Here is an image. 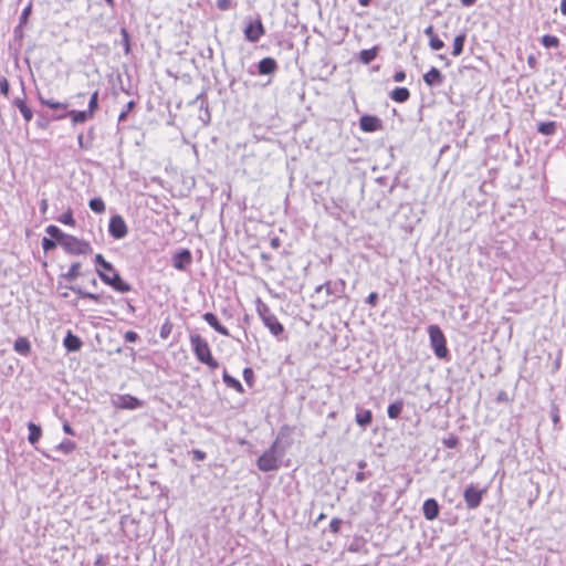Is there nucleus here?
Wrapping results in <instances>:
<instances>
[{
    "label": "nucleus",
    "instance_id": "nucleus-1",
    "mask_svg": "<svg viewBox=\"0 0 566 566\" xmlns=\"http://www.w3.org/2000/svg\"><path fill=\"white\" fill-rule=\"evenodd\" d=\"M48 235L54 238L59 244L71 255H87L93 252L88 241L78 239L72 234L64 233L59 227L50 224L45 228Z\"/></svg>",
    "mask_w": 566,
    "mask_h": 566
},
{
    "label": "nucleus",
    "instance_id": "nucleus-2",
    "mask_svg": "<svg viewBox=\"0 0 566 566\" xmlns=\"http://www.w3.org/2000/svg\"><path fill=\"white\" fill-rule=\"evenodd\" d=\"M191 349L196 358L207 365L210 369H217L219 363L213 358L208 342L200 334H191L189 337Z\"/></svg>",
    "mask_w": 566,
    "mask_h": 566
},
{
    "label": "nucleus",
    "instance_id": "nucleus-3",
    "mask_svg": "<svg viewBox=\"0 0 566 566\" xmlns=\"http://www.w3.org/2000/svg\"><path fill=\"white\" fill-rule=\"evenodd\" d=\"M256 311L264 326L269 328L270 333L279 340L283 339V335L285 332L283 324L271 312L270 307L260 298L258 300L256 303Z\"/></svg>",
    "mask_w": 566,
    "mask_h": 566
},
{
    "label": "nucleus",
    "instance_id": "nucleus-4",
    "mask_svg": "<svg viewBox=\"0 0 566 566\" xmlns=\"http://www.w3.org/2000/svg\"><path fill=\"white\" fill-rule=\"evenodd\" d=\"M430 346L434 355L440 359H449L450 352L447 346V338L439 325L432 324L428 326Z\"/></svg>",
    "mask_w": 566,
    "mask_h": 566
},
{
    "label": "nucleus",
    "instance_id": "nucleus-5",
    "mask_svg": "<svg viewBox=\"0 0 566 566\" xmlns=\"http://www.w3.org/2000/svg\"><path fill=\"white\" fill-rule=\"evenodd\" d=\"M277 440L256 460V465L262 472H270L280 468V460L276 455Z\"/></svg>",
    "mask_w": 566,
    "mask_h": 566
},
{
    "label": "nucleus",
    "instance_id": "nucleus-6",
    "mask_svg": "<svg viewBox=\"0 0 566 566\" xmlns=\"http://www.w3.org/2000/svg\"><path fill=\"white\" fill-rule=\"evenodd\" d=\"M99 279L115 291L119 293H127L132 291V285L124 281L119 273L114 268V271L96 270Z\"/></svg>",
    "mask_w": 566,
    "mask_h": 566
},
{
    "label": "nucleus",
    "instance_id": "nucleus-7",
    "mask_svg": "<svg viewBox=\"0 0 566 566\" xmlns=\"http://www.w3.org/2000/svg\"><path fill=\"white\" fill-rule=\"evenodd\" d=\"M484 493H485L484 489H479L474 484H469L463 492V499H464L467 509L468 510L478 509L482 503Z\"/></svg>",
    "mask_w": 566,
    "mask_h": 566
},
{
    "label": "nucleus",
    "instance_id": "nucleus-8",
    "mask_svg": "<svg viewBox=\"0 0 566 566\" xmlns=\"http://www.w3.org/2000/svg\"><path fill=\"white\" fill-rule=\"evenodd\" d=\"M38 98L41 105L54 111H62V113H54L50 115L52 120H62L69 116V111H66L69 107L67 103L56 102L52 98H45L41 95V93H38Z\"/></svg>",
    "mask_w": 566,
    "mask_h": 566
},
{
    "label": "nucleus",
    "instance_id": "nucleus-9",
    "mask_svg": "<svg viewBox=\"0 0 566 566\" xmlns=\"http://www.w3.org/2000/svg\"><path fill=\"white\" fill-rule=\"evenodd\" d=\"M108 233L112 238L120 240L128 233L127 224L120 214H114L108 223Z\"/></svg>",
    "mask_w": 566,
    "mask_h": 566
},
{
    "label": "nucleus",
    "instance_id": "nucleus-10",
    "mask_svg": "<svg viewBox=\"0 0 566 566\" xmlns=\"http://www.w3.org/2000/svg\"><path fill=\"white\" fill-rule=\"evenodd\" d=\"M244 36L249 42H258L264 35L265 29L261 19L250 21L243 30Z\"/></svg>",
    "mask_w": 566,
    "mask_h": 566
},
{
    "label": "nucleus",
    "instance_id": "nucleus-11",
    "mask_svg": "<svg viewBox=\"0 0 566 566\" xmlns=\"http://www.w3.org/2000/svg\"><path fill=\"white\" fill-rule=\"evenodd\" d=\"M113 405L119 409L135 410L143 406V402L130 395H117L113 398Z\"/></svg>",
    "mask_w": 566,
    "mask_h": 566
},
{
    "label": "nucleus",
    "instance_id": "nucleus-12",
    "mask_svg": "<svg viewBox=\"0 0 566 566\" xmlns=\"http://www.w3.org/2000/svg\"><path fill=\"white\" fill-rule=\"evenodd\" d=\"M192 262V254L188 249H181L172 255V266L178 271H185Z\"/></svg>",
    "mask_w": 566,
    "mask_h": 566
},
{
    "label": "nucleus",
    "instance_id": "nucleus-13",
    "mask_svg": "<svg viewBox=\"0 0 566 566\" xmlns=\"http://www.w3.org/2000/svg\"><path fill=\"white\" fill-rule=\"evenodd\" d=\"M359 127L363 132L374 133L382 128V122L375 115H363L359 118Z\"/></svg>",
    "mask_w": 566,
    "mask_h": 566
},
{
    "label": "nucleus",
    "instance_id": "nucleus-14",
    "mask_svg": "<svg viewBox=\"0 0 566 566\" xmlns=\"http://www.w3.org/2000/svg\"><path fill=\"white\" fill-rule=\"evenodd\" d=\"M200 103V111H203V115H200V119L205 125H208L211 120V113L208 103V96L205 91L198 94L192 101L189 102V105H195L196 103Z\"/></svg>",
    "mask_w": 566,
    "mask_h": 566
},
{
    "label": "nucleus",
    "instance_id": "nucleus-15",
    "mask_svg": "<svg viewBox=\"0 0 566 566\" xmlns=\"http://www.w3.org/2000/svg\"><path fill=\"white\" fill-rule=\"evenodd\" d=\"M259 75H273L279 70V64L275 59L271 56L263 57L256 64Z\"/></svg>",
    "mask_w": 566,
    "mask_h": 566
},
{
    "label": "nucleus",
    "instance_id": "nucleus-16",
    "mask_svg": "<svg viewBox=\"0 0 566 566\" xmlns=\"http://www.w3.org/2000/svg\"><path fill=\"white\" fill-rule=\"evenodd\" d=\"M422 513L426 520L433 521L438 518L440 505L436 499H427L422 504Z\"/></svg>",
    "mask_w": 566,
    "mask_h": 566
},
{
    "label": "nucleus",
    "instance_id": "nucleus-17",
    "mask_svg": "<svg viewBox=\"0 0 566 566\" xmlns=\"http://www.w3.org/2000/svg\"><path fill=\"white\" fill-rule=\"evenodd\" d=\"M423 82L430 87H438L443 84L444 75L439 69L432 66L427 73L423 74Z\"/></svg>",
    "mask_w": 566,
    "mask_h": 566
},
{
    "label": "nucleus",
    "instance_id": "nucleus-18",
    "mask_svg": "<svg viewBox=\"0 0 566 566\" xmlns=\"http://www.w3.org/2000/svg\"><path fill=\"white\" fill-rule=\"evenodd\" d=\"M67 289L71 290L72 292L76 293L82 298H88V300H92V301L97 302V303L106 304L107 300H112L111 296L104 297L101 294L86 292V291H84L80 286L70 285V286H67Z\"/></svg>",
    "mask_w": 566,
    "mask_h": 566
},
{
    "label": "nucleus",
    "instance_id": "nucleus-19",
    "mask_svg": "<svg viewBox=\"0 0 566 566\" xmlns=\"http://www.w3.org/2000/svg\"><path fill=\"white\" fill-rule=\"evenodd\" d=\"M63 345L67 352L74 353L82 348L83 342L77 335L69 331L63 339Z\"/></svg>",
    "mask_w": 566,
    "mask_h": 566
},
{
    "label": "nucleus",
    "instance_id": "nucleus-20",
    "mask_svg": "<svg viewBox=\"0 0 566 566\" xmlns=\"http://www.w3.org/2000/svg\"><path fill=\"white\" fill-rule=\"evenodd\" d=\"M202 318L219 334L230 336L229 329L219 322L216 314L207 312L202 315Z\"/></svg>",
    "mask_w": 566,
    "mask_h": 566
},
{
    "label": "nucleus",
    "instance_id": "nucleus-21",
    "mask_svg": "<svg viewBox=\"0 0 566 566\" xmlns=\"http://www.w3.org/2000/svg\"><path fill=\"white\" fill-rule=\"evenodd\" d=\"M356 423L361 428H367L373 422V412L369 409L357 408L355 416Z\"/></svg>",
    "mask_w": 566,
    "mask_h": 566
},
{
    "label": "nucleus",
    "instance_id": "nucleus-22",
    "mask_svg": "<svg viewBox=\"0 0 566 566\" xmlns=\"http://www.w3.org/2000/svg\"><path fill=\"white\" fill-rule=\"evenodd\" d=\"M345 285H346L345 281L342 279H339L335 282L326 281L325 290H326L327 295H334V296L339 297L345 290Z\"/></svg>",
    "mask_w": 566,
    "mask_h": 566
},
{
    "label": "nucleus",
    "instance_id": "nucleus-23",
    "mask_svg": "<svg viewBox=\"0 0 566 566\" xmlns=\"http://www.w3.org/2000/svg\"><path fill=\"white\" fill-rule=\"evenodd\" d=\"M13 105L18 107L21 115L23 116V119L29 123L33 118V112L32 109L27 105L25 101L20 97H15L13 99Z\"/></svg>",
    "mask_w": 566,
    "mask_h": 566
},
{
    "label": "nucleus",
    "instance_id": "nucleus-24",
    "mask_svg": "<svg viewBox=\"0 0 566 566\" xmlns=\"http://www.w3.org/2000/svg\"><path fill=\"white\" fill-rule=\"evenodd\" d=\"M13 349L22 356H29L31 344L27 337H18L13 344Z\"/></svg>",
    "mask_w": 566,
    "mask_h": 566
},
{
    "label": "nucleus",
    "instance_id": "nucleus-25",
    "mask_svg": "<svg viewBox=\"0 0 566 566\" xmlns=\"http://www.w3.org/2000/svg\"><path fill=\"white\" fill-rule=\"evenodd\" d=\"M389 96L397 103H405L410 98V91L407 87H395Z\"/></svg>",
    "mask_w": 566,
    "mask_h": 566
},
{
    "label": "nucleus",
    "instance_id": "nucleus-26",
    "mask_svg": "<svg viewBox=\"0 0 566 566\" xmlns=\"http://www.w3.org/2000/svg\"><path fill=\"white\" fill-rule=\"evenodd\" d=\"M557 130V123L554 120L539 122L537 124V132L544 136H553Z\"/></svg>",
    "mask_w": 566,
    "mask_h": 566
},
{
    "label": "nucleus",
    "instance_id": "nucleus-27",
    "mask_svg": "<svg viewBox=\"0 0 566 566\" xmlns=\"http://www.w3.org/2000/svg\"><path fill=\"white\" fill-rule=\"evenodd\" d=\"M222 379H223V382L229 387V388H232L234 389L235 391L240 392V394H243L244 392V389H243V386L242 384L234 377H232L228 371L227 369L223 370V374H222Z\"/></svg>",
    "mask_w": 566,
    "mask_h": 566
},
{
    "label": "nucleus",
    "instance_id": "nucleus-28",
    "mask_svg": "<svg viewBox=\"0 0 566 566\" xmlns=\"http://www.w3.org/2000/svg\"><path fill=\"white\" fill-rule=\"evenodd\" d=\"M379 48L377 45L373 46L371 49L361 50L359 52V61L363 64H369L371 63L378 55Z\"/></svg>",
    "mask_w": 566,
    "mask_h": 566
},
{
    "label": "nucleus",
    "instance_id": "nucleus-29",
    "mask_svg": "<svg viewBox=\"0 0 566 566\" xmlns=\"http://www.w3.org/2000/svg\"><path fill=\"white\" fill-rule=\"evenodd\" d=\"M28 430H29L28 441L32 446H34L36 442H39V440L42 436V428H41V426H39L34 422H29Z\"/></svg>",
    "mask_w": 566,
    "mask_h": 566
},
{
    "label": "nucleus",
    "instance_id": "nucleus-30",
    "mask_svg": "<svg viewBox=\"0 0 566 566\" xmlns=\"http://www.w3.org/2000/svg\"><path fill=\"white\" fill-rule=\"evenodd\" d=\"M73 125L85 123L87 119L93 118L87 111H69V116Z\"/></svg>",
    "mask_w": 566,
    "mask_h": 566
},
{
    "label": "nucleus",
    "instance_id": "nucleus-31",
    "mask_svg": "<svg viewBox=\"0 0 566 566\" xmlns=\"http://www.w3.org/2000/svg\"><path fill=\"white\" fill-rule=\"evenodd\" d=\"M465 40H467V33L465 32H461L460 34H458L454 38V40H453V48H452V52H451V54L453 56H459V55H461L463 53Z\"/></svg>",
    "mask_w": 566,
    "mask_h": 566
},
{
    "label": "nucleus",
    "instance_id": "nucleus-32",
    "mask_svg": "<svg viewBox=\"0 0 566 566\" xmlns=\"http://www.w3.org/2000/svg\"><path fill=\"white\" fill-rule=\"evenodd\" d=\"M81 263L80 262H74L71 264L69 271L66 273H62L60 275V279H64L69 282H73L75 281L80 275H81Z\"/></svg>",
    "mask_w": 566,
    "mask_h": 566
},
{
    "label": "nucleus",
    "instance_id": "nucleus-33",
    "mask_svg": "<svg viewBox=\"0 0 566 566\" xmlns=\"http://www.w3.org/2000/svg\"><path fill=\"white\" fill-rule=\"evenodd\" d=\"M403 409V401L397 400L390 403L387 408V415L390 419H398Z\"/></svg>",
    "mask_w": 566,
    "mask_h": 566
},
{
    "label": "nucleus",
    "instance_id": "nucleus-34",
    "mask_svg": "<svg viewBox=\"0 0 566 566\" xmlns=\"http://www.w3.org/2000/svg\"><path fill=\"white\" fill-rule=\"evenodd\" d=\"M51 122H52V118L48 113L38 112V119L35 122V125L38 128L45 130L49 128Z\"/></svg>",
    "mask_w": 566,
    "mask_h": 566
},
{
    "label": "nucleus",
    "instance_id": "nucleus-35",
    "mask_svg": "<svg viewBox=\"0 0 566 566\" xmlns=\"http://www.w3.org/2000/svg\"><path fill=\"white\" fill-rule=\"evenodd\" d=\"M95 264L98 266L97 270L102 271H114V265L106 261L103 254L97 253L94 259Z\"/></svg>",
    "mask_w": 566,
    "mask_h": 566
},
{
    "label": "nucleus",
    "instance_id": "nucleus-36",
    "mask_svg": "<svg viewBox=\"0 0 566 566\" xmlns=\"http://www.w3.org/2000/svg\"><path fill=\"white\" fill-rule=\"evenodd\" d=\"M76 448V443L70 439H64L56 446V450L63 452L64 454H70Z\"/></svg>",
    "mask_w": 566,
    "mask_h": 566
},
{
    "label": "nucleus",
    "instance_id": "nucleus-37",
    "mask_svg": "<svg viewBox=\"0 0 566 566\" xmlns=\"http://www.w3.org/2000/svg\"><path fill=\"white\" fill-rule=\"evenodd\" d=\"M541 43L546 49L558 48L559 39L555 35L545 34L542 36Z\"/></svg>",
    "mask_w": 566,
    "mask_h": 566
},
{
    "label": "nucleus",
    "instance_id": "nucleus-38",
    "mask_svg": "<svg viewBox=\"0 0 566 566\" xmlns=\"http://www.w3.org/2000/svg\"><path fill=\"white\" fill-rule=\"evenodd\" d=\"M88 207L95 213H103L105 211V203L101 197H95L90 200Z\"/></svg>",
    "mask_w": 566,
    "mask_h": 566
},
{
    "label": "nucleus",
    "instance_id": "nucleus-39",
    "mask_svg": "<svg viewBox=\"0 0 566 566\" xmlns=\"http://www.w3.org/2000/svg\"><path fill=\"white\" fill-rule=\"evenodd\" d=\"M57 244H59V242L51 235L43 237L41 240V245L45 253L54 250L57 247Z\"/></svg>",
    "mask_w": 566,
    "mask_h": 566
},
{
    "label": "nucleus",
    "instance_id": "nucleus-40",
    "mask_svg": "<svg viewBox=\"0 0 566 566\" xmlns=\"http://www.w3.org/2000/svg\"><path fill=\"white\" fill-rule=\"evenodd\" d=\"M551 419L554 424V429H560V416H559V408L556 403L551 405L549 410Z\"/></svg>",
    "mask_w": 566,
    "mask_h": 566
},
{
    "label": "nucleus",
    "instance_id": "nucleus-41",
    "mask_svg": "<svg viewBox=\"0 0 566 566\" xmlns=\"http://www.w3.org/2000/svg\"><path fill=\"white\" fill-rule=\"evenodd\" d=\"M98 109V91H95L91 97H90V101H88V106H87V113L91 115V116H94L95 112Z\"/></svg>",
    "mask_w": 566,
    "mask_h": 566
},
{
    "label": "nucleus",
    "instance_id": "nucleus-42",
    "mask_svg": "<svg viewBox=\"0 0 566 566\" xmlns=\"http://www.w3.org/2000/svg\"><path fill=\"white\" fill-rule=\"evenodd\" d=\"M57 221L63 223V224H67V226H72L74 227L75 226V219L73 217V212L71 209H69L66 212H64L63 214H61L59 218H57Z\"/></svg>",
    "mask_w": 566,
    "mask_h": 566
},
{
    "label": "nucleus",
    "instance_id": "nucleus-43",
    "mask_svg": "<svg viewBox=\"0 0 566 566\" xmlns=\"http://www.w3.org/2000/svg\"><path fill=\"white\" fill-rule=\"evenodd\" d=\"M172 331V324L169 319H166V322L161 325L159 335L163 339H167Z\"/></svg>",
    "mask_w": 566,
    "mask_h": 566
},
{
    "label": "nucleus",
    "instance_id": "nucleus-44",
    "mask_svg": "<svg viewBox=\"0 0 566 566\" xmlns=\"http://www.w3.org/2000/svg\"><path fill=\"white\" fill-rule=\"evenodd\" d=\"M442 443L444 447L453 449L459 444V438L455 434L450 433L447 438L442 440Z\"/></svg>",
    "mask_w": 566,
    "mask_h": 566
},
{
    "label": "nucleus",
    "instance_id": "nucleus-45",
    "mask_svg": "<svg viewBox=\"0 0 566 566\" xmlns=\"http://www.w3.org/2000/svg\"><path fill=\"white\" fill-rule=\"evenodd\" d=\"M429 46L433 51H439L444 48V42L438 35H436L429 40Z\"/></svg>",
    "mask_w": 566,
    "mask_h": 566
},
{
    "label": "nucleus",
    "instance_id": "nucleus-46",
    "mask_svg": "<svg viewBox=\"0 0 566 566\" xmlns=\"http://www.w3.org/2000/svg\"><path fill=\"white\" fill-rule=\"evenodd\" d=\"M120 34L123 36L124 51H125L126 54H128L130 52V38H129V33L127 32V30L125 28H123L120 30Z\"/></svg>",
    "mask_w": 566,
    "mask_h": 566
},
{
    "label": "nucleus",
    "instance_id": "nucleus-47",
    "mask_svg": "<svg viewBox=\"0 0 566 566\" xmlns=\"http://www.w3.org/2000/svg\"><path fill=\"white\" fill-rule=\"evenodd\" d=\"M136 106V103L134 101H129L125 108L120 112L118 116V122H124L127 118L128 113Z\"/></svg>",
    "mask_w": 566,
    "mask_h": 566
},
{
    "label": "nucleus",
    "instance_id": "nucleus-48",
    "mask_svg": "<svg viewBox=\"0 0 566 566\" xmlns=\"http://www.w3.org/2000/svg\"><path fill=\"white\" fill-rule=\"evenodd\" d=\"M243 379L245 380V382L252 387L253 386V381H254V371L252 368L250 367H245L243 369Z\"/></svg>",
    "mask_w": 566,
    "mask_h": 566
},
{
    "label": "nucleus",
    "instance_id": "nucleus-49",
    "mask_svg": "<svg viewBox=\"0 0 566 566\" xmlns=\"http://www.w3.org/2000/svg\"><path fill=\"white\" fill-rule=\"evenodd\" d=\"M10 92V84L9 81L4 76H0V93L3 96H8Z\"/></svg>",
    "mask_w": 566,
    "mask_h": 566
},
{
    "label": "nucleus",
    "instance_id": "nucleus-50",
    "mask_svg": "<svg viewBox=\"0 0 566 566\" xmlns=\"http://www.w3.org/2000/svg\"><path fill=\"white\" fill-rule=\"evenodd\" d=\"M342 524H343V521L340 518H338V517L332 518V521L329 523L331 532L338 533L339 530H340Z\"/></svg>",
    "mask_w": 566,
    "mask_h": 566
},
{
    "label": "nucleus",
    "instance_id": "nucleus-51",
    "mask_svg": "<svg viewBox=\"0 0 566 566\" xmlns=\"http://www.w3.org/2000/svg\"><path fill=\"white\" fill-rule=\"evenodd\" d=\"M495 401L497 403H507L511 401V398L505 390H500L496 395Z\"/></svg>",
    "mask_w": 566,
    "mask_h": 566
},
{
    "label": "nucleus",
    "instance_id": "nucleus-52",
    "mask_svg": "<svg viewBox=\"0 0 566 566\" xmlns=\"http://www.w3.org/2000/svg\"><path fill=\"white\" fill-rule=\"evenodd\" d=\"M378 301H379V296H378V293H376V292L369 293V295L365 300L366 304H368L373 307L377 306Z\"/></svg>",
    "mask_w": 566,
    "mask_h": 566
},
{
    "label": "nucleus",
    "instance_id": "nucleus-53",
    "mask_svg": "<svg viewBox=\"0 0 566 566\" xmlns=\"http://www.w3.org/2000/svg\"><path fill=\"white\" fill-rule=\"evenodd\" d=\"M217 7L221 11H227L233 7V2H232V0H218Z\"/></svg>",
    "mask_w": 566,
    "mask_h": 566
},
{
    "label": "nucleus",
    "instance_id": "nucleus-54",
    "mask_svg": "<svg viewBox=\"0 0 566 566\" xmlns=\"http://www.w3.org/2000/svg\"><path fill=\"white\" fill-rule=\"evenodd\" d=\"M191 454H192V459L195 461H203L207 458V453L205 451H202V450H199V449H193L191 451Z\"/></svg>",
    "mask_w": 566,
    "mask_h": 566
},
{
    "label": "nucleus",
    "instance_id": "nucleus-55",
    "mask_svg": "<svg viewBox=\"0 0 566 566\" xmlns=\"http://www.w3.org/2000/svg\"><path fill=\"white\" fill-rule=\"evenodd\" d=\"M139 338L138 334L134 331H127L124 335L126 343H134Z\"/></svg>",
    "mask_w": 566,
    "mask_h": 566
},
{
    "label": "nucleus",
    "instance_id": "nucleus-56",
    "mask_svg": "<svg viewBox=\"0 0 566 566\" xmlns=\"http://www.w3.org/2000/svg\"><path fill=\"white\" fill-rule=\"evenodd\" d=\"M108 557L107 556H104L102 554L97 555L95 562H94V565L95 566H106L108 564Z\"/></svg>",
    "mask_w": 566,
    "mask_h": 566
},
{
    "label": "nucleus",
    "instance_id": "nucleus-57",
    "mask_svg": "<svg viewBox=\"0 0 566 566\" xmlns=\"http://www.w3.org/2000/svg\"><path fill=\"white\" fill-rule=\"evenodd\" d=\"M30 12H31V6H28L27 8L23 9V11L20 15V24H23L27 22Z\"/></svg>",
    "mask_w": 566,
    "mask_h": 566
},
{
    "label": "nucleus",
    "instance_id": "nucleus-58",
    "mask_svg": "<svg viewBox=\"0 0 566 566\" xmlns=\"http://www.w3.org/2000/svg\"><path fill=\"white\" fill-rule=\"evenodd\" d=\"M392 78L395 82H403L406 80V72L399 70L394 74Z\"/></svg>",
    "mask_w": 566,
    "mask_h": 566
},
{
    "label": "nucleus",
    "instance_id": "nucleus-59",
    "mask_svg": "<svg viewBox=\"0 0 566 566\" xmlns=\"http://www.w3.org/2000/svg\"><path fill=\"white\" fill-rule=\"evenodd\" d=\"M281 244H282V242H281V239L279 237L271 238V240H270L271 248L279 249L281 247Z\"/></svg>",
    "mask_w": 566,
    "mask_h": 566
},
{
    "label": "nucleus",
    "instance_id": "nucleus-60",
    "mask_svg": "<svg viewBox=\"0 0 566 566\" xmlns=\"http://www.w3.org/2000/svg\"><path fill=\"white\" fill-rule=\"evenodd\" d=\"M367 475H370V473H365L363 471L357 472L355 475V480H356V482L361 483L366 480Z\"/></svg>",
    "mask_w": 566,
    "mask_h": 566
},
{
    "label": "nucleus",
    "instance_id": "nucleus-61",
    "mask_svg": "<svg viewBox=\"0 0 566 566\" xmlns=\"http://www.w3.org/2000/svg\"><path fill=\"white\" fill-rule=\"evenodd\" d=\"M63 430L66 434L75 436V431L73 430V428L71 427V424L69 422L63 423Z\"/></svg>",
    "mask_w": 566,
    "mask_h": 566
},
{
    "label": "nucleus",
    "instance_id": "nucleus-62",
    "mask_svg": "<svg viewBox=\"0 0 566 566\" xmlns=\"http://www.w3.org/2000/svg\"><path fill=\"white\" fill-rule=\"evenodd\" d=\"M423 33L430 39H432V36H436L437 34L434 33V30H433V27L432 25H429L424 29Z\"/></svg>",
    "mask_w": 566,
    "mask_h": 566
},
{
    "label": "nucleus",
    "instance_id": "nucleus-63",
    "mask_svg": "<svg viewBox=\"0 0 566 566\" xmlns=\"http://www.w3.org/2000/svg\"><path fill=\"white\" fill-rule=\"evenodd\" d=\"M77 144H78L81 149H87L88 148V146H86L84 144V135L82 133L78 134V136H77Z\"/></svg>",
    "mask_w": 566,
    "mask_h": 566
},
{
    "label": "nucleus",
    "instance_id": "nucleus-64",
    "mask_svg": "<svg viewBox=\"0 0 566 566\" xmlns=\"http://www.w3.org/2000/svg\"><path fill=\"white\" fill-rule=\"evenodd\" d=\"M527 64L532 67V69H535L536 65H537V60L534 55H528L527 57Z\"/></svg>",
    "mask_w": 566,
    "mask_h": 566
}]
</instances>
